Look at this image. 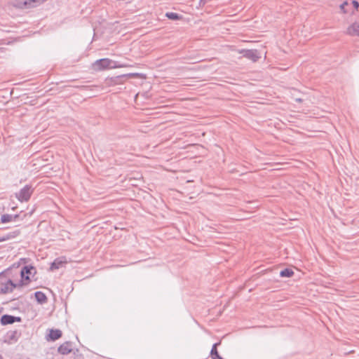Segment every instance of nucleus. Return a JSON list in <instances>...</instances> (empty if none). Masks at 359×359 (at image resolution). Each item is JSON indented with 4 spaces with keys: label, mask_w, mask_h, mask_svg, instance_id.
I'll return each mask as SVG.
<instances>
[{
    "label": "nucleus",
    "mask_w": 359,
    "mask_h": 359,
    "mask_svg": "<svg viewBox=\"0 0 359 359\" xmlns=\"http://www.w3.org/2000/svg\"><path fill=\"white\" fill-rule=\"evenodd\" d=\"M112 62L113 61L109 58H102L97 60L93 64V67L96 71L116 67L117 66H111Z\"/></svg>",
    "instance_id": "4"
},
{
    "label": "nucleus",
    "mask_w": 359,
    "mask_h": 359,
    "mask_svg": "<svg viewBox=\"0 0 359 359\" xmlns=\"http://www.w3.org/2000/svg\"><path fill=\"white\" fill-rule=\"evenodd\" d=\"M12 280L6 274L5 271L0 273V293L7 294L12 292Z\"/></svg>",
    "instance_id": "2"
},
{
    "label": "nucleus",
    "mask_w": 359,
    "mask_h": 359,
    "mask_svg": "<svg viewBox=\"0 0 359 359\" xmlns=\"http://www.w3.org/2000/svg\"><path fill=\"white\" fill-rule=\"evenodd\" d=\"M352 4H353V7H354V8H355V9H356V10H357V9L358 8V7H359V3H358L357 1H355V0H353V1H352Z\"/></svg>",
    "instance_id": "22"
},
{
    "label": "nucleus",
    "mask_w": 359,
    "mask_h": 359,
    "mask_svg": "<svg viewBox=\"0 0 359 359\" xmlns=\"http://www.w3.org/2000/svg\"><path fill=\"white\" fill-rule=\"evenodd\" d=\"M19 298H20V297H17L13 298L11 301L17 300Z\"/></svg>",
    "instance_id": "24"
},
{
    "label": "nucleus",
    "mask_w": 359,
    "mask_h": 359,
    "mask_svg": "<svg viewBox=\"0 0 359 359\" xmlns=\"http://www.w3.org/2000/svg\"><path fill=\"white\" fill-rule=\"evenodd\" d=\"M21 278L25 280V282H27V284L30 282V278L29 276L27 274H24L23 276H21Z\"/></svg>",
    "instance_id": "21"
},
{
    "label": "nucleus",
    "mask_w": 359,
    "mask_h": 359,
    "mask_svg": "<svg viewBox=\"0 0 359 359\" xmlns=\"http://www.w3.org/2000/svg\"><path fill=\"white\" fill-rule=\"evenodd\" d=\"M0 359H3V356L0 354Z\"/></svg>",
    "instance_id": "26"
},
{
    "label": "nucleus",
    "mask_w": 359,
    "mask_h": 359,
    "mask_svg": "<svg viewBox=\"0 0 359 359\" xmlns=\"http://www.w3.org/2000/svg\"><path fill=\"white\" fill-rule=\"evenodd\" d=\"M18 334V331H13L11 332V334L10 335L9 338L11 339H15V340L18 339V337L16 336Z\"/></svg>",
    "instance_id": "20"
},
{
    "label": "nucleus",
    "mask_w": 359,
    "mask_h": 359,
    "mask_svg": "<svg viewBox=\"0 0 359 359\" xmlns=\"http://www.w3.org/2000/svg\"><path fill=\"white\" fill-rule=\"evenodd\" d=\"M27 285V282H25L24 280H22V278L20 279V280L18 283H15L12 281V284H11V287H12V292L13 291V290L15 288H17V289H20L22 286L24 285Z\"/></svg>",
    "instance_id": "18"
},
{
    "label": "nucleus",
    "mask_w": 359,
    "mask_h": 359,
    "mask_svg": "<svg viewBox=\"0 0 359 359\" xmlns=\"http://www.w3.org/2000/svg\"><path fill=\"white\" fill-rule=\"evenodd\" d=\"M67 262L65 257H58L56 258L51 264L50 266V270L53 271L60 269L63 266V264H66Z\"/></svg>",
    "instance_id": "9"
},
{
    "label": "nucleus",
    "mask_w": 359,
    "mask_h": 359,
    "mask_svg": "<svg viewBox=\"0 0 359 359\" xmlns=\"http://www.w3.org/2000/svg\"><path fill=\"white\" fill-rule=\"evenodd\" d=\"M347 32L350 35L359 36V25L357 23L352 24L348 27Z\"/></svg>",
    "instance_id": "12"
},
{
    "label": "nucleus",
    "mask_w": 359,
    "mask_h": 359,
    "mask_svg": "<svg viewBox=\"0 0 359 359\" xmlns=\"http://www.w3.org/2000/svg\"><path fill=\"white\" fill-rule=\"evenodd\" d=\"M238 52L243 55V57L254 62L261 57L260 53L257 49H241Z\"/></svg>",
    "instance_id": "5"
},
{
    "label": "nucleus",
    "mask_w": 359,
    "mask_h": 359,
    "mask_svg": "<svg viewBox=\"0 0 359 359\" xmlns=\"http://www.w3.org/2000/svg\"><path fill=\"white\" fill-rule=\"evenodd\" d=\"M139 76L138 73H130L107 77L106 79V83L109 86H116L123 84L126 79L135 78Z\"/></svg>",
    "instance_id": "1"
},
{
    "label": "nucleus",
    "mask_w": 359,
    "mask_h": 359,
    "mask_svg": "<svg viewBox=\"0 0 359 359\" xmlns=\"http://www.w3.org/2000/svg\"><path fill=\"white\" fill-rule=\"evenodd\" d=\"M219 344V343H215L212 346L211 351H210V356L212 359H224L222 357H221L219 355V353L217 351V346Z\"/></svg>",
    "instance_id": "15"
},
{
    "label": "nucleus",
    "mask_w": 359,
    "mask_h": 359,
    "mask_svg": "<svg viewBox=\"0 0 359 359\" xmlns=\"http://www.w3.org/2000/svg\"><path fill=\"white\" fill-rule=\"evenodd\" d=\"M165 17H167L169 20H178L183 18L182 15L173 12H167L165 14Z\"/></svg>",
    "instance_id": "16"
},
{
    "label": "nucleus",
    "mask_w": 359,
    "mask_h": 359,
    "mask_svg": "<svg viewBox=\"0 0 359 359\" xmlns=\"http://www.w3.org/2000/svg\"><path fill=\"white\" fill-rule=\"evenodd\" d=\"M22 321V318L20 316H14L8 314L3 315L0 318V323L1 325H11L14 323H20Z\"/></svg>",
    "instance_id": "6"
},
{
    "label": "nucleus",
    "mask_w": 359,
    "mask_h": 359,
    "mask_svg": "<svg viewBox=\"0 0 359 359\" xmlns=\"http://www.w3.org/2000/svg\"><path fill=\"white\" fill-rule=\"evenodd\" d=\"M294 275V271L289 268H285L280 271V277H287L290 278L292 277Z\"/></svg>",
    "instance_id": "17"
},
{
    "label": "nucleus",
    "mask_w": 359,
    "mask_h": 359,
    "mask_svg": "<svg viewBox=\"0 0 359 359\" xmlns=\"http://www.w3.org/2000/svg\"><path fill=\"white\" fill-rule=\"evenodd\" d=\"M34 297L36 302L41 304H44L47 301L46 295L41 291L35 292Z\"/></svg>",
    "instance_id": "13"
},
{
    "label": "nucleus",
    "mask_w": 359,
    "mask_h": 359,
    "mask_svg": "<svg viewBox=\"0 0 359 359\" xmlns=\"http://www.w3.org/2000/svg\"><path fill=\"white\" fill-rule=\"evenodd\" d=\"M34 191L31 185L26 184L18 193L15 194L16 198L20 202L28 201Z\"/></svg>",
    "instance_id": "3"
},
{
    "label": "nucleus",
    "mask_w": 359,
    "mask_h": 359,
    "mask_svg": "<svg viewBox=\"0 0 359 359\" xmlns=\"http://www.w3.org/2000/svg\"><path fill=\"white\" fill-rule=\"evenodd\" d=\"M21 231L20 229H15L14 231L6 233L0 236V243L11 239H13L20 234Z\"/></svg>",
    "instance_id": "8"
},
{
    "label": "nucleus",
    "mask_w": 359,
    "mask_h": 359,
    "mask_svg": "<svg viewBox=\"0 0 359 359\" xmlns=\"http://www.w3.org/2000/svg\"><path fill=\"white\" fill-rule=\"evenodd\" d=\"M202 1H203V0H200V3H201V2H202Z\"/></svg>",
    "instance_id": "27"
},
{
    "label": "nucleus",
    "mask_w": 359,
    "mask_h": 359,
    "mask_svg": "<svg viewBox=\"0 0 359 359\" xmlns=\"http://www.w3.org/2000/svg\"><path fill=\"white\" fill-rule=\"evenodd\" d=\"M72 351V344L71 341H65L62 344H61L58 348L57 351L62 355H67L70 353Z\"/></svg>",
    "instance_id": "7"
},
{
    "label": "nucleus",
    "mask_w": 359,
    "mask_h": 359,
    "mask_svg": "<svg viewBox=\"0 0 359 359\" xmlns=\"http://www.w3.org/2000/svg\"><path fill=\"white\" fill-rule=\"evenodd\" d=\"M348 6V4L345 1L341 4L340 8L344 13H347L348 11L346 9V6Z\"/></svg>",
    "instance_id": "19"
},
{
    "label": "nucleus",
    "mask_w": 359,
    "mask_h": 359,
    "mask_svg": "<svg viewBox=\"0 0 359 359\" xmlns=\"http://www.w3.org/2000/svg\"><path fill=\"white\" fill-rule=\"evenodd\" d=\"M62 331L57 329H50L48 334L47 339L50 341H55L62 337Z\"/></svg>",
    "instance_id": "10"
},
{
    "label": "nucleus",
    "mask_w": 359,
    "mask_h": 359,
    "mask_svg": "<svg viewBox=\"0 0 359 359\" xmlns=\"http://www.w3.org/2000/svg\"><path fill=\"white\" fill-rule=\"evenodd\" d=\"M19 217V215H9V214H4L1 216L0 220L2 223H7L12 221H16L17 219Z\"/></svg>",
    "instance_id": "11"
},
{
    "label": "nucleus",
    "mask_w": 359,
    "mask_h": 359,
    "mask_svg": "<svg viewBox=\"0 0 359 359\" xmlns=\"http://www.w3.org/2000/svg\"><path fill=\"white\" fill-rule=\"evenodd\" d=\"M36 269L33 266H25L22 268L20 271V276H23L24 274L31 275L36 273Z\"/></svg>",
    "instance_id": "14"
},
{
    "label": "nucleus",
    "mask_w": 359,
    "mask_h": 359,
    "mask_svg": "<svg viewBox=\"0 0 359 359\" xmlns=\"http://www.w3.org/2000/svg\"><path fill=\"white\" fill-rule=\"evenodd\" d=\"M3 309H3L2 307H1V308H0V314H1V312L3 311Z\"/></svg>",
    "instance_id": "25"
},
{
    "label": "nucleus",
    "mask_w": 359,
    "mask_h": 359,
    "mask_svg": "<svg viewBox=\"0 0 359 359\" xmlns=\"http://www.w3.org/2000/svg\"><path fill=\"white\" fill-rule=\"evenodd\" d=\"M296 101L299 102H302V99L298 98V99H296Z\"/></svg>",
    "instance_id": "23"
}]
</instances>
